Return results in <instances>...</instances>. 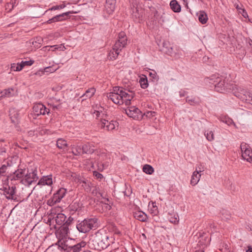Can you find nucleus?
Masks as SVG:
<instances>
[{"label":"nucleus","instance_id":"nucleus-1","mask_svg":"<svg viewBox=\"0 0 252 252\" xmlns=\"http://www.w3.org/2000/svg\"><path fill=\"white\" fill-rule=\"evenodd\" d=\"M38 178L36 168L32 169L29 171L27 165L20 162L17 169V185L21 184L26 187H29L36 182Z\"/></svg>","mask_w":252,"mask_h":252},{"label":"nucleus","instance_id":"nucleus-2","mask_svg":"<svg viewBox=\"0 0 252 252\" xmlns=\"http://www.w3.org/2000/svg\"><path fill=\"white\" fill-rule=\"evenodd\" d=\"M132 92L126 90L122 87H115L112 92L109 93L107 97L117 104H125L129 105L130 101L134 97Z\"/></svg>","mask_w":252,"mask_h":252},{"label":"nucleus","instance_id":"nucleus-3","mask_svg":"<svg viewBox=\"0 0 252 252\" xmlns=\"http://www.w3.org/2000/svg\"><path fill=\"white\" fill-rule=\"evenodd\" d=\"M94 117L100 120L98 123L99 126L101 128H104L107 131H113L117 129L119 127V123L117 121H109L104 119V114L101 110H95L94 112Z\"/></svg>","mask_w":252,"mask_h":252},{"label":"nucleus","instance_id":"nucleus-4","mask_svg":"<svg viewBox=\"0 0 252 252\" xmlns=\"http://www.w3.org/2000/svg\"><path fill=\"white\" fill-rule=\"evenodd\" d=\"M98 219L95 217L87 218L76 224V228L81 233H87L93 228L98 227Z\"/></svg>","mask_w":252,"mask_h":252},{"label":"nucleus","instance_id":"nucleus-5","mask_svg":"<svg viewBox=\"0 0 252 252\" xmlns=\"http://www.w3.org/2000/svg\"><path fill=\"white\" fill-rule=\"evenodd\" d=\"M86 245L84 241L75 243V240L68 239L62 242V249L64 252H79Z\"/></svg>","mask_w":252,"mask_h":252},{"label":"nucleus","instance_id":"nucleus-6","mask_svg":"<svg viewBox=\"0 0 252 252\" xmlns=\"http://www.w3.org/2000/svg\"><path fill=\"white\" fill-rule=\"evenodd\" d=\"M233 84L227 83L226 80L218 77L215 84V90L220 93H225L231 90Z\"/></svg>","mask_w":252,"mask_h":252},{"label":"nucleus","instance_id":"nucleus-7","mask_svg":"<svg viewBox=\"0 0 252 252\" xmlns=\"http://www.w3.org/2000/svg\"><path fill=\"white\" fill-rule=\"evenodd\" d=\"M231 90L233 92L234 95L242 101H247L249 98V94H251L249 92H248L243 88L233 84L232 86Z\"/></svg>","mask_w":252,"mask_h":252},{"label":"nucleus","instance_id":"nucleus-8","mask_svg":"<svg viewBox=\"0 0 252 252\" xmlns=\"http://www.w3.org/2000/svg\"><path fill=\"white\" fill-rule=\"evenodd\" d=\"M240 149L242 158L252 163V150L250 146L245 142L241 144Z\"/></svg>","mask_w":252,"mask_h":252},{"label":"nucleus","instance_id":"nucleus-9","mask_svg":"<svg viewBox=\"0 0 252 252\" xmlns=\"http://www.w3.org/2000/svg\"><path fill=\"white\" fill-rule=\"evenodd\" d=\"M69 233V228L67 226L63 225L60 226L58 230L56 232L57 238L59 239V242L62 245V242L65 241L68 239V234Z\"/></svg>","mask_w":252,"mask_h":252},{"label":"nucleus","instance_id":"nucleus-10","mask_svg":"<svg viewBox=\"0 0 252 252\" xmlns=\"http://www.w3.org/2000/svg\"><path fill=\"white\" fill-rule=\"evenodd\" d=\"M127 116L135 120H140L143 118V115L141 111L135 106L129 107L126 110Z\"/></svg>","mask_w":252,"mask_h":252},{"label":"nucleus","instance_id":"nucleus-11","mask_svg":"<svg viewBox=\"0 0 252 252\" xmlns=\"http://www.w3.org/2000/svg\"><path fill=\"white\" fill-rule=\"evenodd\" d=\"M101 231L98 230L94 234H93L90 239V244L92 243L94 249H99L100 248L101 243Z\"/></svg>","mask_w":252,"mask_h":252},{"label":"nucleus","instance_id":"nucleus-12","mask_svg":"<svg viewBox=\"0 0 252 252\" xmlns=\"http://www.w3.org/2000/svg\"><path fill=\"white\" fill-rule=\"evenodd\" d=\"M33 114L35 116H38L41 115H45L46 113H49L46 107L41 103L34 104L32 108Z\"/></svg>","mask_w":252,"mask_h":252},{"label":"nucleus","instance_id":"nucleus-13","mask_svg":"<svg viewBox=\"0 0 252 252\" xmlns=\"http://www.w3.org/2000/svg\"><path fill=\"white\" fill-rule=\"evenodd\" d=\"M127 40L126 33L121 32L119 33L118 40L116 41L114 46H115V48H118L122 50L127 44Z\"/></svg>","mask_w":252,"mask_h":252},{"label":"nucleus","instance_id":"nucleus-14","mask_svg":"<svg viewBox=\"0 0 252 252\" xmlns=\"http://www.w3.org/2000/svg\"><path fill=\"white\" fill-rule=\"evenodd\" d=\"M66 220V216L62 213L58 214L55 218L52 219H49L48 221L50 223H54L56 222V224L58 225H64L65 221Z\"/></svg>","mask_w":252,"mask_h":252},{"label":"nucleus","instance_id":"nucleus-15","mask_svg":"<svg viewBox=\"0 0 252 252\" xmlns=\"http://www.w3.org/2000/svg\"><path fill=\"white\" fill-rule=\"evenodd\" d=\"M116 0H106L105 10L108 14H111L115 9Z\"/></svg>","mask_w":252,"mask_h":252},{"label":"nucleus","instance_id":"nucleus-16","mask_svg":"<svg viewBox=\"0 0 252 252\" xmlns=\"http://www.w3.org/2000/svg\"><path fill=\"white\" fill-rule=\"evenodd\" d=\"M53 184L52 176L51 175L43 176L38 181L37 185L51 186Z\"/></svg>","mask_w":252,"mask_h":252},{"label":"nucleus","instance_id":"nucleus-17","mask_svg":"<svg viewBox=\"0 0 252 252\" xmlns=\"http://www.w3.org/2000/svg\"><path fill=\"white\" fill-rule=\"evenodd\" d=\"M121 50L120 49L115 48V46H113L112 49L108 53V59L112 61L116 60Z\"/></svg>","mask_w":252,"mask_h":252},{"label":"nucleus","instance_id":"nucleus-18","mask_svg":"<svg viewBox=\"0 0 252 252\" xmlns=\"http://www.w3.org/2000/svg\"><path fill=\"white\" fill-rule=\"evenodd\" d=\"M202 171L200 169L199 171L196 169L192 173L190 180V184L192 186L196 185L199 181L201 177V174H199Z\"/></svg>","mask_w":252,"mask_h":252},{"label":"nucleus","instance_id":"nucleus-19","mask_svg":"<svg viewBox=\"0 0 252 252\" xmlns=\"http://www.w3.org/2000/svg\"><path fill=\"white\" fill-rule=\"evenodd\" d=\"M34 61L32 60L29 61H22L21 63H17V71H20L26 66H30L32 65Z\"/></svg>","mask_w":252,"mask_h":252},{"label":"nucleus","instance_id":"nucleus-20","mask_svg":"<svg viewBox=\"0 0 252 252\" xmlns=\"http://www.w3.org/2000/svg\"><path fill=\"white\" fill-rule=\"evenodd\" d=\"M162 51L169 56L172 55L173 53V48L169 41H164L163 42Z\"/></svg>","mask_w":252,"mask_h":252},{"label":"nucleus","instance_id":"nucleus-21","mask_svg":"<svg viewBox=\"0 0 252 252\" xmlns=\"http://www.w3.org/2000/svg\"><path fill=\"white\" fill-rule=\"evenodd\" d=\"M83 154H91L94 151V146L93 144L87 143L82 145Z\"/></svg>","mask_w":252,"mask_h":252},{"label":"nucleus","instance_id":"nucleus-22","mask_svg":"<svg viewBox=\"0 0 252 252\" xmlns=\"http://www.w3.org/2000/svg\"><path fill=\"white\" fill-rule=\"evenodd\" d=\"M133 216L136 219L139 220L140 221L145 222L147 221L148 220V216L147 214L141 211L135 212L134 213Z\"/></svg>","mask_w":252,"mask_h":252},{"label":"nucleus","instance_id":"nucleus-23","mask_svg":"<svg viewBox=\"0 0 252 252\" xmlns=\"http://www.w3.org/2000/svg\"><path fill=\"white\" fill-rule=\"evenodd\" d=\"M109 237L105 232H101V243L100 248H106L109 245L110 242L109 241Z\"/></svg>","mask_w":252,"mask_h":252},{"label":"nucleus","instance_id":"nucleus-24","mask_svg":"<svg viewBox=\"0 0 252 252\" xmlns=\"http://www.w3.org/2000/svg\"><path fill=\"white\" fill-rule=\"evenodd\" d=\"M197 15L198 17L199 21L202 24H206L208 20L206 13L204 11H200Z\"/></svg>","mask_w":252,"mask_h":252},{"label":"nucleus","instance_id":"nucleus-25","mask_svg":"<svg viewBox=\"0 0 252 252\" xmlns=\"http://www.w3.org/2000/svg\"><path fill=\"white\" fill-rule=\"evenodd\" d=\"M14 94V90L13 88L5 89L0 93V98L2 97H9Z\"/></svg>","mask_w":252,"mask_h":252},{"label":"nucleus","instance_id":"nucleus-26","mask_svg":"<svg viewBox=\"0 0 252 252\" xmlns=\"http://www.w3.org/2000/svg\"><path fill=\"white\" fill-rule=\"evenodd\" d=\"M170 6L171 9L174 12H180L181 10V7L179 3L176 0H172L170 2Z\"/></svg>","mask_w":252,"mask_h":252},{"label":"nucleus","instance_id":"nucleus-27","mask_svg":"<svg viewBox=\"0 0 252 252\" xmlns=\"http://www.w3.org/2000/svg\"><path fill=\"white\" fill-rule=\"evenodd\" d=\"M95 92V89L94 88H91L88 89L81 97L83 98L82 100H85L87 98H90L92 97Z\"/></svg>","mask_w":252,"mask_h":252},{"label":"nucleus","instance_id":"nucleus-28","mask_svg":"<svg viewBox=\"0 0 252 252\" xmlns=\"http://www.w3.org/2000/svg\"><path fill=\"white\" fill-rule=\"evenodd\" d=\"M71 151L73 155L75 156H79L83 153V150L82 149V145H73L71 146Z\"/></svg>","mask_w":252,"mask_h":252},{"label":"nucleus","instance_id":"nucleus-29","mask_svg":"<svg viewBox=\"0 0 252 252\" xmlns=\"http://www.w3.org/2000/svg\"><path fill=\"white\" fill-rule=\"evenodd\" d=\"M220 121L222 123H224L227 125L228 126H231L233 125L234 126L236 127V125L233 121V120L226 116H221L219 118Z\"/></svg>","mask_w":252,"mask_h":252},{"label":"nucleus","instance_id":"nucleus-30","mask_svg":"<svg viewBox=\"0 0 252 252\" xmlns=\"http://www.w3.org/2000/svg\"><path fill=\"white\" fill-rule=\"evenodd\" d=\"M66 193V189L64 188H61L54 195L55 196H56L57 199H58V201L59 202L61 201L62 199L63 198V197L65 196V194Z\"/></svg>","mask_w":252,"mask_h":252},{"label":"nucleus","instance_id":"nucleus-31","mask_svg":"<svg viewBox=\"0 0 252 252\" xmlns=\"http://www.w3.org/2000/svg\"><path fill=\"white\" fill-rule=\"evenodd\" d=\"M73 13V11H68L66 12L63 13L61 14L56 15L55 16V17L57 18V22L62 21L63 20H65L66 19H67L68 17L70 15V14Z\"/></svg>","mask_w":252,"mask_h":252},{"label":"nucleus","instance_id":"nucleus-32","mask_svg":"<svg viewBox=\"0 0 252 252\" xmlns=\"http://www.w3.org/2000/svg\"><path fill=\"white\" fill-rule=\"evenodd\" d=\"M186 100V102L191 105H199L200 102V100L199 98L196 99L193 97L187 96Z\"/></svg>","mask_w":252,"mask_h":252},{"label":"nucleus","instance_id":"nucleus-33","mask_svg":"<svg viewBox=\"0 0 252 252\" xmlns=\"http://www.w3.org/2000/svg\"><path fill=\"white\" fill-rule=\"evenodd\" d=\"M216 77L215 75L212 76L211 77H207L204 79L205 83L208 85L209 86L212 87V85L215 86V84L216 82Z\"/></svg>","mask_w":252,"mask_h":252},{"label":"nucleus","instance_id":"nucleus-34","mask_svg":"<svg viewBox=\"0 0 252 252\" xmlns=\"http://www.w3.org/2000/svg\"><path fill=\"white\" fill-rule=\"evenodd\" d=\"M56 145L58 148L63 150L65 149L67 146V142L62 138H60L57 140Z\"/></svg>","mask_w":252,"mask_h":252},{"label":"nucleus","instance_id":"nucleus-35","mask_svg":"<svg viewBox=\"0 0 252 252\" xmlns=\"http://www.w3.org/2000/svg\"><path fill=\"white\" fill-rule=\"evenodd\" d=\"M139 83L142 89H146L148 87V80L146 76L143 75L140 77Z\"/></svg>","mask_w":252,"mask_h":252},{"label":"nucleus","instance_id":"nucleus-36","mask_svg":"<svg viewBox=\"0 0 252 252\" xmlns=\"http://www.w3.org/2000/svg\"><path fill=\"white\" fill-rule=\"evenodd\" d=\"M179 216L176 213H173L169 215V220L170 222L176 224L179 222Z\"/></svg>","mask_w":252,"mask_h":252},{"label":"nucleus","instance_id":"nucleus-37","mask_svg":"<svg viewBox=\"0 0 252 252\" xmlns=\"http://www.w3.org/2000/svg\"><path fill=\"white\" fill-rule=\"evenodd\" d=\"M143 171L147 174L151 175L154 173V169L151 165L145 164L143 167Z\"/></svg>","mask_w":252,"mask_h":252},{"label":"nucleus","instance_id":"nucleus-38","mask_svg":"<svg viewBox=\"0 0 252 252\" xmlns=\"http://www.w3.org/2000/svg\"><path fill=\"white\" fill-rule=\"evenodd\" d=\"M27 242H25L24 240H20L17 246L18 249L21 251H24L25 249L27 248Z\"/></svg>","mask_w":252,"mask_h":252},{"label":"nucleus","instance_id":"nucleus-39","mask_svg":"<svg viewBox=\"0 0 252 252\" xmlns=\"http://www.w3.org/2000/svg\"><path fill=\"white\" fill-rule=\"evenodd\" d=\"M204 135L208 141H211L214 139V134L212 130L205 131Z\"/></svg>","mask_w":252,"mask_h":252},{"label":"nucleus","instance_id":"nucleus-40","mask_svg":"<svg viewBox=\"0 0 252 252\" xmlns=\"http://www.w3.org/2000/svg\"><path fill=\"white\" fill-rule=\"evenodd\" d=\"M56 196L53 195V197L47 200V204L50 206H52L57 203L60 202L58 199H57Z\"/></svg>","mask_w":252,"mask_h":252},{"label":"nucleus","instance_id":"nucleus-41","mask_svg":"<svg viewBox=\"0 0 252 252\" xmlns=\"http://www.w3.org/2000/svg\"><path fill=\"white\" fill-rule=\"evenodd\" d=\"M150 213L153 216H156L158 213V207L156 205L155 203H153L152 207L150 209Z\"/></svg>","mask_w":252,"mask_h":252},{"label":"nucleus","instance_id":"nucleus-42","mask_svg":"<svg viewBox=\"0 0 252 252\" xmlns=\"http://www.w3.org/2000/svg\"><path fill=\"white\" fill-rule=\"evenodd\" d=\"M221 218L223 220H229L230 218V215L229 212L226 210H223L221 213Z\"/></svg>","mask_w":252,"mask_h":252},{"label":"nucleus","instance_id":"nucleus-43","mask_svg":"<svg viewBox=\"0 0 252 252\" xmlns=\"http://www.w3.org/2000/svg\"><path fill=\"white\" fill-rule=\"evenodd\" d=\"M14 108H11L9 110V116L12 123L15 122L16 120V114H15Z\"/></svg>","mask_w":252,"mask_h":252},{"label":"nucleus","instance_id":"nucleus-44","mask_svg":"<svg viewBox=\"0 0 252 252\" xmlns=\"http://www.w3.org/2000/svg\"><path fill=\"white\" fill-rule=\"evenodd\" d=\"M7 167L5 165H2L0 167V179L2 177L5 176Z\"/></svg>","mask_w":252,"mask_h":252},{"label":"nucleus","instance_id":"nucleus-45","mask_svg":"<svg viewBox=\"0 0 252 252\" xmlns=\"http://www.w3.org/2000/svg\"><path fill=\"white\" fill-rule=\"evenodd\" d=\"M156 112L154 111H149L144 113L143 115L148 118H151L155 116Z\"/></svg>","mask_w":252,"mask_h":252},{"label":"nucleus","instance_id":"nucleus-46","mask_svg":"<svg viewBox=\"0 0 252 252\" xmlns=\"http://www.w3.org/2000/svg\"><path fill=\"white\" fill-rule=\"evenodd\" d=\"M65 7V5L63 4L59 5H55L52 6L51 8L49 9V10H59Z\"/></svg>","mask_w":252,"mask_h":252},{"label":"nucleus","instance_id":"nucleus-47","mask_svg":"<svg viewBox=\"0 0 252 252\" xmlns=\"http://www.w3.org/2000/svg\"><path fill=\"white\" fill-rule=\"evenodd\" d=\"M93 175L97 179L101 180L103 178V175L97 171H94Z\"/></svg>","mask_w":252,"mask_h":252},{"label":"nucleus","instance_id":"nucleus-48","mask_svg":"<svg viewBox=\"0 0 252 252\" xmlns=\"http://www.w3.org/2000/svg\"><path fill=\"white\" fill-rule=\"evenodd\" d=\"M239 12L242 14L244 18L248 17V15L246 11L244 8H240Z\"/></svg>","mask_w":252,"mask_h":252},{"label":"nucleus","instance_id":"nucleus-49","mask_svg":"<svg viewBox=\"0 0 252 252\" xmlns=\"http://www.w3.org/2000/svg\"><path fill=\"white\" fill-rule=\"evenodd\" d=\"M73 218L71 217H69L68 219L65 221L64 226H67L70 224L71 221L73 220Z\"/></svg>","mask_w":252,"mask_h":252},{"label":"nucleus","instance_id":"nucleus-50","mask_svg":"<svg viewBox=\"0 0 252 252\" xmlns=\"http://www.w3.org/2000/svg\"><path fill=\"white\" fill-rule=\"evenodd\" d=\"M57 22V18L55 17V16H54L52 18L48 20L46 23L47 24H51L52 23H54V22Z\"/></svg>","mask_w":252,"mask_h":252},{"label":"nucleus","instance_id":"nucleus-51","mask_svg":"<svg viewBox=\"0 0 252 252\" xmlns=\"http://www.w3.org/2000/svg\"><path fill=\"white\" fill-rule=\"evenodd\" d=\"M57 22V18L55 17V16H54L52 18L48 20L46 23L47 24H51L52 23H54V22Z\"/></svg>","mask_w":252,"mask_h":252},{"label":"nucleus","instance_id":"nucleus-52","mask_svg":"<svg viewBox=\"0 0 252 252\" xmlns=\"http://www.w3.org/2000/svg\"><path fill=\"white\" fill-rule=\"evenodd\" d=\"M44 73V71L43 70H39V71H38L35 74L36 75H40V76H41L42 75H43V74Z\"/></svg>","mask_w":252,"mask_h":252},{"label":"nucleus","instance_id":"nucleus-53","mask_svg":"<svg viewBox=\"0 0 252 252\" xmlns=\"http://www.w3.org/2000/svg\"><path fill=\"white\" fill-rule=\"evenodd\" d=\"M247 102H249L252 104V94H249V98Z\"/></svg>","mask_w":252,"mask_h":252},{"label":"nucleus","instance_id":"nucleus-54","mask_svg":"<svg viewBox=\"0 0 252 252\" xmlns=\"http://www.w3.org/2000/svg\"><path fill=\"white\" fill-rule=\"evenodd\" d=\"M51 67H47L44 69V71L45 72H51Z\"/></svg>","mask_w":252,"mask_h":252},{"label":"nucleus","instance_id":"nucleus-55","mask_svg":"<svg viewBox=\"0 0 252 252\" xmlns=\"http://www.w3.org/2000/svg\"><path fill=\"white\" fill-rule=\"evenodd\" d=\"M53 47H55V49H58V48L57 47V45H54V46H47L44 47V48H45L46 49H47L48 48H53Z\"/></svg>","mask_w":252,"mask_h":252},{"label":"nucleus","instance_id":"nucleus-56","mask_svg":"<svg viewBox=\"0 0 252 252\" xmlns=\"http://www.w3.org/2000/svg\"><path fill=\"white\" fill-rule=\"evenodd\" d=\"M8 198H11L12 199H13V200H15L16 199V198H15V194H14V193H11L9 197H8Z\"/></svg>","mask_w":252,"mask_h":252},{"label":"nucleus","instance_id":"nucleus-57","mask_svg":"<svg viewBox=\"0 0 252 252\" xmlns=\"http://www.w3.org/2000/svg\"><path fill=\"white\" fill-rule=\"evenodd\" d=\"M105 205L106 206V209L110 210L111 208V206L107 203L105 202Z\"/></svg>","mask_w":252,"mask_h":252},{"label":"nucleus","instance_id":"nucleus-58","mask_svg":"<svg viewBox=\"0 0 252 252\" xmlns=\"http://www.w3.org/2000/svg\"><path fill=\"white\" fill-rule=\"evenodd\" d=\"M246 252H252V248L249 247L248 249L247 250Z\"/></svg>","mask_w":252,"mask_h":252},{"label":"nucleus","instance_id":"nucleus-59","mask_svg":"<svg viewBox=\"0 0 252 252\" xmlns=\"http://www.w3.org/2000/svg\"><path fill=\"white\" fill-rule=\"evenodd\" d=\"M156 73L155 72H154V73H153L152 72H151L150 73V75L151 76H152L154 78H155L154 76H156Z\"/></svg>","mask_w":252,"mask_h":252},{"label":"nucleus","instance_id":"nucleus-60","mask_svg":"<svg viewBox=\"0 0 252 252\" xmlns=\"http://www.w3.org/2000/svg\"><path fill=\"white\" fill-rule=\"evenodd\" d=\"M59 107V105H53V108L54 110L57 109Z\"/></svg>","mask_w":252,"mask_h":252},{"label":"nucleus","instance_id":"nucleus-61","mask_svg":"<svg viewBox=\"0 0 252 252\" xmlns=\"http://www.w3.org/2000/svg\"><path fill=\"white\" fill-rule=\"evenodd\" d=\"M15 63H13L11 64V68L12 69H13L14 71H15V70L14 69V67H15Z\"/></svg>","mask_w":252,"mask_h":252},{"label":"nucleus","instance_id":"nucleus-62","mask_svg":"<svg viewBox=\"0 0 252 252\" xmlns=\"http://www.w3.org/2000/svg\"><path fill=\"white\" fill-rule=\"evenodd\" d=\"M14 210V208H13V209L11 210L10 214V216H9V218H10V216L12 215V212H13Z\"/></svg>","mask_w":252,"mask_h":252},{"label":"nucleus","instance_id":"nucleus-63","mask_svg":"<svg viewBox=\"0 0 252 252\" xmlns=\"http://www.w3.org/2000/svg\"><path fill=\"white\" fill-rule=\"evenodd\" d=\"M102 165H103V167H106L107 166V164H104V163H102Z\"/></svg>","mask_w":252,"mask_h":252},{"label":"nucleus","instance_id":"nucleus-64","mask_svg":"<svg viewBox=\"0 0 252 252\" xmlns=\"http://www.w3.org/2000/svg\"><path fill=\"white\" fill-rule=\"evenodd\" d=\"M236 8L239 11L240 10V8H241V7H239V6L238 5H237V6L236 7Z\"/></svg>","mask_w":252,"mask_h":252}]
</instances>
